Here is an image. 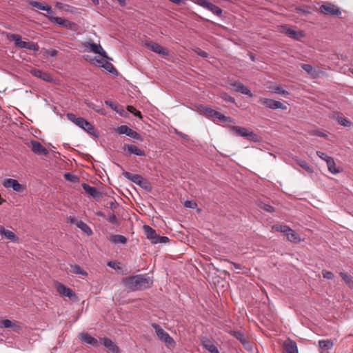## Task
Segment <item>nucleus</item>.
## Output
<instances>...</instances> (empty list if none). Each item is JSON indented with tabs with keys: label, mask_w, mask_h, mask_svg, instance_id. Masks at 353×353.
<instances>
[{
	"label": "nucleus",
	"mask_w": 353,
	"mask_h": 353,
	"mask_svg": "<svg viewBox=\"0 0 353 353\" xmlns=\"http://www.w3.org/2000/svg\"><path fill=\"white\" fill-rule=\"evenodd\" d=\"M124 286L131 291L144 290L152 285V279L147 274H137L122 279Z\"/></svg>",
	"instance_id": "nucleus-1"
},
{
	"label": "nucleus",
	"mask_w": 353,
	"mask_h": 353,
	"mask_svg": "<svg viewBox=\"0 0 353 353\" xmlns=\"http://www.w3.org/2000/svg\"><path fill=\"white\" fill-rule=\"evenodd\" d=\"M66 117L68 120H70L71 122L74 123L75 125L79 126V128L84 130L85 132H87L89 134L97 137L96 129L94 126L86 121L85 119L82 117H77L74 114L72 113H68L66 114Z\"/></svg>",
	"instance_id": "nucleus-2"
},
{
	"label": "nucleus",
	"mask_w": 353,
	"mask_h": 353,
	"mask_svg": "<svg viewBox=\"0 0 353 353\" xmlns=\"http://www.w3.org/2000/svg\"><path fill=\"white\" fill-rule=\"evenodd\" d=\"M10 40L14 42L16 47L19 48H25L34 52H37L39 50V47L37 43L30 41H22L21 37L17 34H10L8 35Z\"/></svg>",
	"instance_id": "nucleus-3"
},
{
	"label": "nucleus",
	"mask_w": 353,
	"mask_h": 353,
	"mask_svg": "<svg viewBox=\"0 0 353 353\" xmlns=\"http://www.w3.org/2000/svg\"><path fill=\"white\" fill-rule=\"evenodd\" d=\"M199 111L201 113L204 114L208 118L217 119L219 121L224 122V123L230 121V117L225 116L224 114L211 108L210 107L201 106L199 108Z\"/></svg>",
	"instance_id": "nucleus-4"
},
{
	"label": "nucleus",
	"mask_w": 353,
	"mask_h": 353,
	"mask_svg": "<svg viewBox=\"0 0 353 353\" xmlns=\"http://www.w3.org/2000/svg\"><path fill=\"white\" fill-rule=\"evenodd\" d=\"M232 130L238 136L245 137L250 141L254 142H259L261 141V137L252 131L249 130L248 128L240 126H232Z\"/></svg>",
	"instance_id": "nucleus-5"
},
{
	"label": "nucleus",
	"mask_w": 353,
	"mask_h": 353,
	"mask_svg": "<svg viewBox=\"0 0 353 353\" xmlns=\"http://www.w3.org/2000/svg\"><path fill=\"white\" fill-rule=\"evenodd\" d=\"M152 326L161 341H163L167 345H172L174 343L173 339L159 324L152 323Z\"/></svg>",
	"instance_id": "nucleus-6"
},
{
	"label": "nucleus",
	"mask_w": 353,
	"mask_h": 353,
	"mask_svg": "<svg viewBox=\"0 0 353 353\" xmlns=\"http://www.w3.org/2000/svg\"><path fill=\"white\" fill-rule=\"evenodd\" d=\"M3 185L6 188H11L14 191L21 193L26 190V186L19 183V181L14 179H6L3 181Z\"/></svg>",
	"instance_id": "nucleus-7"
},
{
	"label": "nucleus",
	"mask_w": 353,
	"mask_h": 353,
	"mask_svg": "<svg viewBox=\"0 0 353 353\" xmlns=\"http://www.w3.org/2000/svg\"><path fill=\"white\" fill-rule=\"evenodd\" d=\"M259 102L272 110H285L286 108V107L281 102L271 99L261 97Z\"/></svg>",
	"instance_id": "nucleus-8"
},
{
	"label": "nucleus",
	"mask_w": 353,
	"mask_h": 353,
	"mask_svg": "<svg viewBox=\"0 0 353 353\" xmlns=\"http://www.w3.org/2000/svg\"><path fill=\"white\" fill-rule=\"evenodd\" d=\"M117 132L119 134H125L129 137H131L136 140L141 141V136L136 131L132 130L125 125L119 126L117 130Z\"/></svg>",
	"instance_id": "nucleus-9"
},
{
	"label": "nucleus",
	"mask_w": 353,
	"mask_h": 353,
	"mask_svg": "<svg viewBox=\"0 0 353 353\" xmlns=\"http://www.w3.org/2000/svg\"><path fill=\"white\" fill-rule=\"evenodd\" d=\"M83 46L87 49L88 52H92L96 54H99L103 57L108 58L107 53L103 49L100 44H97L91 41L85 42Z\"/></svg>",
	"instance_id": "nucleus-10"
},
{
	"label": "nucleus",
	"mask_w": 353,
	"mask_h": 353,
	"mask_svg": "<svg viewBox=\"0 0 353 353\" xmlns=\"http://www.w3.org/2000/svg\"><path fill=\"white\" fill-rule=\"evenodd\" d=\"M145 46L149 50H150L151 51H152L157 54L163 55L164 57L168 56V54H169V51L166 48L162 47L161 46H160L159 44H158L155 42L145 41Z\"/></svg>",
	"instance_id": "nucleus-11"
},
{
	"label": "nucleus",
	"mask_w": 353,
	"mask_h": 353,
	"mask_svg": "<svg viewBox=\"0 0 353 353\" xmlns=\"http://www.w3.org/2000/svg\"><path fill=\"white\" fill-rule=\"evenodd\" d=\"M279 29L281 32L284 33L290 38H292L296 40H300L301 38L304 37V34L303 33L302 31H295L291 29L287 25L281 26L279 27Z\"/></svg>",
	"instance_id": "nucleus-12"
},
{
	"label": "nucleus",
	"mask_w": 353,
	"mask_h": 353,
	"mask_svg": "<svg viewBox=\"0 0 353 353\" xmlns=\"http://www.w3.org/2000/svg\"><path fill=\"white\" fill-rule=\"evenodd\" d=\"M320 12L324 14L339 16L341 14L340 8L333 4L327 3L320 6Z\"/></svg>",
	"instance_id": "nucleus-13"
},
{
	"label": "nucleus",
	"mask_w": 353,
	"mask_h": 353,
	"mask_svg": "<svg viewBox=\"0 0 353 353\" xmlns=\"http://www.w3.org/2000/svg\"><path fill=\"white\" fill-rule=\"evenodd\" d=\"M230 334L241 342V343L243 345L245 350H251L252 349V343L245 336L243 332L240 331L233 330L230 332Z\"/></svg>",
	"instance_id": "nucleus-14"
},
{
	"label": "nucleus",
	"mask_w": 353,
	"mask_h": 353,
	"mask_svg": "<svg viewBox=\"0 0 353 353\" xmlns=\"http://www.w3.org/2000/svg\"><path fill=\"white\" fill-rule=\"evenodd\" d=\"M47 17L51 22L57 23L59 26H63L67 29H72L75 26V23L74 22H71L69 20L65 19L61 17L53 16H47Z\"/></svg>",
	"instance_id": "nucleus-15"
},
{
	"label": "nucleus",
	"mask_w": 353,
	"mask_h": 353,
	"mask_svg": "<svg viewBox=\"0 0 353 353\" xmlns=\"http://www.w3.org/2000/svg\"><path fill=\"white\" fill-rule=\"evenodd\" d=\"M283 353H299L295 341L288 338L283 343Z\"/></svg>",
	"instance_id": "nucleus-16"
},
{
	"label": "nucleus",
	"mask_w": 353,
	"mask_h": 353,
	"mask_svg": "<svg viewBox=\"0 0 353 353\" xmlns=\"http://www.w3.org/2000/svg\"><path fill=\"white\" fill-rule=\"evenodd\" d=\"M32 151L39 155H48L49 152L41 143L37 141L32 140L30 143Z\"/></svg>",
	"instance_id": "nucleus-17"
},
{
	"label": "nucleus",
	"mask_w": 353,
	"mask_h": 353,
	"mask_svg": "<svg viewBox=\"0 0 353 353\" xmlns=\"http://www.w3.org/2000/svg\"><path fill=\"white\" fill-rule=\"evenodd\" d=\"M123 175L125 178L130 180L132 182L141 187H143V185L147 183L144 178L139 174L125 172Z\"/></svg>",
	"instance_id": "nucleus-18"
},
{
	"label": "nucleus",
	"mask_w": 353,
	"mask_h": 353,
	"mask_svg": "<svg viewBox=\"0 0 353 353\" xmlns=\"http://www.w3.org/2000/svg\"><path fill=\"white\" fill-rule=\"evenodd\" d=\"M57 290L59 294L61 296L68 297L70 299L72 300L76 297L75 293L70 288L65 286L61 283H58L57 285Z\"/></svg>",
	"instance_id": "nucleus-19"
},
{
	"label": "nucleus",
	"mask_w": 353,
	"mask_h": 353,
	"mask_svg": "<svg viewBox=\"0 0 353 353\" xmlns=\"http://www.w3.org/2000/svg\"><path fill=\"white\" fill-rule=\"evenodd\" d=\"M230 85L238 92H240L241 94L248 95L249 97H252L253 96V94L251 92V91L247 87H245L243 83H241V82H239V81H232L230 83Z\"/></svg>",
	"instance_id": "nucleus-20"
},
{
	"label": "nucleus",
	"mask_w": 353,
	"mask_h": 353,
	"mask_svg": "<svg viewBox=\"0 0 353 353\" xmlns=\"http://www.w3.org/2000/svg\"><path fill=\"white\" fill-rule=\"evenodd\" d=\"M143 228L147 239H148L152 243L156 244L155 241L158 237V234L156 231L148 225H143Z\"/></svg>",
	"instance_id": "nucleus-21"
},
{
	"label": "nucleus",
	"mask_w": 353,
	"mask_h": 353,
	"mask_svg": "<svg viewBox=\"0 0 353 353\" xmlns=\"http://www.w3.org/2000/svg\"><path fill=\"white\" fill-rule=\"evenodd\" d=\"M30 72L33 76L45 81L51 82L52 81V77L51 75L46 72H43L38 69H32Z\"/></svg>",
	"instance_id": "nucleus-22"
},
{
	"label": "nucleus",
	"mask_w": 353,
	"mask_h": 353,
	"mask_svg": "<svg viewBox=\"0 0 353 353\" xmlns=\"http://www.w3.org/2000/svg\"><path fill=\"white\" fill-rule=\"evenodd\" d=\"M82 188L86 193L94 199H98L101 196V193L95 187L90 186L87 183H83Z\"/></svg>",
	"instance_id": "nucleus-23"
},
{
	"label": "nucleus",
	"mask_w": 353,
	"mask_h": 353,
	"mask_svg": "<svg viewBox=\"0 0 353 353\" xmlns=\"http://www.w3.org/2000/svg\"><path fill=\"white\" fill-rule=\"evenodd\" d=\"M103 344L107 349H108L112 352L120 353V350L119 347L111 339L108 338H103Z\"/></svg>",
	"instance_id": "nucleus-24"
},
{
	"label": "nucleus",
	"mask_w": 353,
	"mask_h": 353,
	"mask_svg": "<svg viewBox=\"0 0 353 353\" xmlns=\"http://www.w3.org/2000/svg\"><path fill=\"white\" fill-rule=\"evenodd\" d=\"M80 339L83 342L90 344L94 347H97L99 345L98 341L88 333H81L80 334Z\"/></svg>",
	"instance_id": "nucleus-25"
},
{
	"label": "nucleus",
	"mask_w": 353,
	"mask_h": 353,
	"mask_svg": "<svg viewBox=\"0 0 353 353\" xmlns=\"http://www.w3.org/2000/svg\"><path fill=\"white\" fill-rule=\"evenodd\" d=\"M124 149L126 150L130 154H134L137 156H145V152L141 149H139L137 146L134 145H125Z\"/></svg>",
	"instance_id": "nucleus-26"
},
{
	"label": "nucleus",
	"mask_w": 353,
	"mask_h": 353,
	"mask_svg": "<svg viewBox=\"0 0 353 353\" xmlns=\"http://www.w3.org/2000/svg\"><path fill=\"white\" fill-rule=\"evenodd\" d=\"M29 4L30 6H32L33 8H37L39 10L47 11L48 13L52 12L51 6L46 3L39 2V1H32L29 2Z\"/></svg>",
	"instance_id": "nucleus-27"
},
{
	"label": "nucleus",
	"mask_w": 353,
	"mask_h": 353,
	"mask_svg": "<svg viewBox=\"0 0 353 353\" xmlns=\"http://www.w3.org/2000/svg\"><path fill=\"white\" fill-rule=\"evenodd\" d=\"M203 347L210 353H220L216 346L209 339H205L202 341Z\"/></svg>",
	"instance_id": "nucleus-28"
},
{
	"label": "nucleus",
	"mask_w": 353,
	"mask_h": 353,
	"mask_svg": "<svg viewBox=\"0 0 353 353\" xmlns=\"http://www.w3.org/2000/svg\"><path fill=\"white\" fill-rule=\"evenodd\" d=\"M108 240L114 244H125L127 242V238L121 234L112 235L108 238Z\"/></svg>",
	"instance_id": "nucleus-29"
},
{
	"label": "nucleus",
	"mask_w": 353,
	"mask_h": 353,
	"mask_svg": "<svg viewBox=\"0 0 353 353\" xmlns=\"http://www.w3.org/2000/svg\"><path fill=\"white\" fill-rule=\"evenodd\" d=\"M0 234L4 236L5 239L11 241H15L16 236L14 233L10 230L5 229L2 225H0Z\"/></svg>",
	"instance_id": "nucleus-30"
},
{
	"label": "nucleus",
	"mask_w": 353,
	"mask_h": 353,
	"mask_svg": "<svg viewBox=\"0 0 353 353\" xmlns=\"http://www.w3.org/2000/svg\"><path fill=\"white\" fill-rule=\"evenodd\" d=\"M0 327L1 328H14L15 330L17 328H18V329L20 328V327L17 325L16 322H13L9 319H4V320L0 321Z\"/></svg>",
	"instance_id": "nucleus-31"
},
{
	"label": "nucleus",
	"mask_w": 353,
	"mask_h": 353,
	"mask_svg": "<svg viewBox=\"0 0 353 353\" xmlns=\"http://www.w3.org/2000/svg\"><path fill=\"white\" fill-rule=\"evenodd\" d=\"M326 163H327L328 170L331 173L337 174L339 172V170H338L336 168V163L332 157H330V158H327Z\"/></svg>",
	"instance_id": "nucleus-32"
},
{
	"label": "nucleus",
	"mask_w": 353,
	"mask_h": 353,
	"mask_svg": "<svg viewBox=\"0 0 353 353\" xmlns=\"http://www.w3.org/2000/svg\"><path fill=\"white\" fill-rule=\"evenodd\" d=\"M205 8L207 10H210V12H212L214 14L219 16V17H220L223 12L222 10L219 7H218L210 2L208 3V4H207V6L205 7Z\"/></svg>",
	"instance_id": "nucleus-33"
},
{
	"label": "nucleus",
	"mask_w": 353,
	"mask_h": 353,
	"mask_svg": "<svg viewBox=\"0 0 353 353\" xmlns=\"http://www.w3.org/2000/svg\"><path fill=\"white\" fill-rule=\"evenodd\" d=\"M285 235L287 236L288 239L292 242H297L300 240L298 234L290 228Z\"/></svg>",
	"instance_id": "nucleus-34"
},
{
	"label": "nucleus",
	"mask_w": 353,
	"mask_h": 353,
	"mask_svg": "<svg viewBox=\"0 0 353 353\" xmlns=\"http://www.w3.org/2000/svg\"><path fill=\"white\" fill-rule=\"evenodd\" d=\"M77 226L78 228L81 230L83 232L87 234L88 235H91L92 234V229L83 221H79L77 223Z\"/></svg>",
	"instance_id": "nucleus-35"
},
{
	"label": "nucleus",
	"mask_w": 353,
	"mask_h": 353,
	"mask_svg": "<svg viewBox=\"0 0 353 353\" xmlns=\"http://www.w3.org/2000/svg\"><path fill=\"white\" fill-rule=\"evenodd\" d=\"M320 348L328 350L333 347V343L330 340H321L319 341Z\"/></svg>",
	"instance_id": "nucleus-36"
},
{
	"label": "nucleus",
	"mask_w": 353,
	"mask_h": 353,
	"mask_svg": "<svg viewBox=\"0 0 353 353\" xmlns=\"http://www.w3.org/2000/svg\"><path fill=\"white\" fill-rule=\"evenodd\" d=\"M70 272L77 274H81V275H87V272L79 265H71L70 267Z\"/></svg>",
	"instance_id": "nucleus-37"
},
{
	"label": "nucleus",
	"mask_w": 353,
	"mask_h": 353,
	"mask_svg": "<svg viewBox=\"0 0 353 353\" xmlns=\"http://www.w3.org/2000/svg\"><path fill=\"white\" fill-rule=\"evenodd\" d=\"M340 275H341V278L343 279V280L344 281V282L350 288H353V279L350 275L343 273V272H341Z\"/></svg>",
	"instance_id": "nucleus-38"
},
{
	"label": "nucleus",
	"mask_w": 353,
	"mask_h": 353,
	"mask_svg": "<svg viewBox=\"0 0 353 353\" xmlns=\"http://www.w3.org/2000/svg\"><path fill=\"white\" fill-rule=\"evenodd\" d=\"M102 68H105L108 72L114 74L117 72V70L114 66L110 62L104 61V64H102Z\"/></svg>",
	"instance_id": "nucleus-39"
},
{
	"label": "nucleus",
	"mask_w": 353,
	"mask_h": 353,
	"mask_svg": "<svg viewBox=\"0 0 353 353\" xmlns=\"http://www.w3.org/2000/svg\"><path fill=\"white\" fill-rule=\"evenodd\" d=\"M301 68L304 70L308 74L312 76L316 74V71L314 70L312 65L310 64H302Z\"/></svg>",
	"instance_id": "nucleus-40"
},
{
	"label": "nucleus",
	"mask_w": 353,
	"mask_h": 353,
	"mask_svg": "<svg viewBox=\"0 0 353 353\" xmlns=\"http://www.w3.org/2000/svg\"><path fill=\"white\" fill-rule=\"evenodd\" d=\"M298 164L300 167H301L303 169L305 170L308 172L312 173L313 172L312 168L305 161L299 160L298 161Z\"/></svg>",
	"instance_id": "nucleus-41"
},
{
	"label": "nucleus",
	"mask_w": 353,
	"mask_h": 353,
	"mask_svg": "<svg viewBox=\"0 0 353 353\" xmlns=\"http://www.w3.org/2000/svg\"><path fill=\"white\" fill-rule=\"evenodd\" d=\"M290 228V227L287 226V225H274L272 226V229L275 231H277V232H281L283 234H285L288 229Z\"/></svg>",
	"instance_id": "nucleus-42"
},
{
	"label": "nucleus",
	"mask_w": 353,
	"mask_h": 353,
	"mask_svg": "<svg viewBox=\"0 0 353 353\" xmlns=\"http://www.w3.org/2000/svg\"><path fill=\"white\" fill-rule=\"evenodd\" d=\"M337 121L343 126L350 127L352 125V122L345 117H339L337 118Z\"/></svg>",
	"instance_id": "nucleus-43"
},
{
	"label": "nucleus",
	"mask_w": 353,
	"mask_h": 353,
	"mask_svg": "<svg viewBox=\"0 0 353 353\" xmlns=\"http://www.w3.org/2000/svg\"><path fill=\"white\" fill-rule=\"evenodd\" d=\"M272 92L282 95H288L290 94L288 91L283 89V88L281 86H276L273 88Z\"/></svg>",
	"instance_id": "nucleus-44"
},
{
	"label": "nucleus",
	"mask_w": 353,
	"mask_h": 353,
	"mask_svg": "<svg viewBox=\"0 0 353 353\" xmlns=\"http://www.w3.org/2000/svg\"><path fill=\"white\" fill-rule=\"evenodd\" d=\"M64 177L66 180L71 181L72 183H75L79 180L77 176L72 174L71 173L67 172L64 174Z\"/></svg>",
	"instance_id": "nucleus-45"
},
{
	"label": "nucleus",
	"mask_w": 353,
	"mask_h": 353,
	"mask_svg": "<svg viewBox=\"0 0 353 353\" xmlns=\"http://www.w3.org/2000/svg\"><path fill=\"white\" fill-rule=\"evenodd\" d=\"M128 111H129L130 113L133 114L136 117H138L139 118H141V113L137 110L132 105H128L127 108Z\"/></svg>",
	"instance_id": "nucleus-46"
},
{
	"label": "nucleus",
	"mask_w": 353,
	"mask_h": 353,
	"mask_svg": "<svg viewBox=\"0 0 353 353\" xmlns=\"http://www.w3.org/2000/svg\"><path fill=\"white\" fill-rule=\"evenodd\" d=\"M221 98L225 101H228V102H230V103H234L235 101V99L234 97L228 95V94L226 93H223L221 94Z\"/></svg>",
	"instance_id": "nucleus-47"
},
{
	"label": "nucleus",
	"mask_w": 353,
	"mask_h": 353,
	"mask_svg": "<svg viewBox=\"0 0 353 353\" xmlns=\"http://www.w3.org/2000/svg\"><path fill=\"white\" fill-rule=\"evenodd\" d=\"M105 219L110 223L118 224L117 219L114 214H110V216L106 217Z\"/></svg>",
	"instance_id": "nucleus-48"
},
{
	"label": "nucleus",
	"mask_w": 353,
	"mask_h": 353,
	"mask_svg": "<svg viewBox=\"0 0 353 353\" xmlns=\"http://www.w3.org/2000/svg\"><path fill=\"white\" fill-rule=\"evenodd\" d=\"M184 206L188 208H195L196 207V203L193 201H186L184 203Z\"/></svg>",
	"instance_id": "nucleus-49"
},
{
	"label": "nucleus",
	"mask_w": 353,
	"mask_h": 353,
	"mask_svg": "<svg viewBox=\"0 0 353 353\" xmlns=\"http://www.w3.org/2000/svg\"><path fill=\"white\" fill-rule=\"evenodd\" d=\"M169 241L167 236H161L158 235L157 239L155 241L157 243H165Z\"/></svg>",
	"instance_id": "nucleus-50"
},
{
	"label": "nucleus",
	"mask_w": 353,
	"mask_h": 353,
	"mask_svg": "<svg viewBox=\"0 0 353 353\" xmlns=\"http://www.w3.org/2000/svg\"><path fill=\"white\" fill-rule=\"evenodd\" d=\"M195 52L199 55L200 57H203V58H207L208 57V52H206L205 51H203L200 48H196L195 50Z\"/></svg>",
	"instance_id": "nucleus-51"
},
{
	"label": "nucleus",
	"mask_w": 353,
	"mask_h": 353,
	"mask_svg": "<svg viewBox=\"0 0 353 353\" xmlns=\"http://www.w3.org/2000/svg\"><path fill=\"white\" fill-rule=\"evenodd\" d=\"M192 2L203 7L205 8V7L207 6V4H208V1H207L206 0H192Z\"/></svg>",
	"instance_id": "nucleus-52"
},
{
	"label": "nucleus",
	"mask_w": 353,
	"mask_h": 353,
	"mask_svg": "<svg viewBox=\"0 0 353 353\" xmlns=\"http://www.w3.org/2000/svg\"><path fill=\"white\" fill-rule=\"evenodd\" d=\"M322 273H323V277L325 279H332L334 277V274L332 272L323 270Z\"/></svg>",
	"instance_id": "nucleus-53"
},
{
	"label": "nucleus",
	"mask_w": 353,
	"mask_h": 353,
	"mask_svg": "<svg viewBox=\"0 0 353 353\" xmlns=\"http://www.w3.org/2000/svg\"><path fill=\"white\" fill-rule=\"evenodd\" d=\"M316 154L319 158H321V159H323L325 161L327 160V158L330 157L328 155H327L325 153L320 152V151H317Z\"/></svg>",
	"instance_id": "nucleus-54"
},
{
	"label": "nucleus",
	"mask_w": 353,
	"mask_h": 353,
	"mask_svg": "<svg viewBox=\"0 0 353 353\" xmlns=\"http://www.w3.org/2000/svg\"><path fill=\"white\" fill-rule=\"evenodd\" d=\"M261 208L265 210L266 212H272L274 211V208L272 206L268 205V204H263Z\"/></svg>",
	"instance_id": "nucleus-55"
},
{
	"label": "nucleus",
	"mask_w": 353,
	"mask_h": 353,
	"mask_svg": "<svg viewBox=\"0 0 353 353\" xmlns=\"http://www.w3.org/2000/svg\"><path fill=\"white\" fill-rule=\"evenodd\" d=\"M108 207L112 210L116 209L119 206V204L115 201H113V200L110 201L108 203Z\"/></svg>",
	"instance_id": "nucleus-56"
},
{
	"label": "nucleus",
	"mask_w": 353,
	"mask_h": 353,
	"mask_svg": "<svg viewBox=\"0 0 353 353\" xmlns=\"http://www.w3.org/2000/svg\"><path fill=\"white\" fill-rule=\"evenodd\" d=\"M105 103L107 105L110 107L112 110L117 111V105L114 102L110 101H105Z\"/></svg>",
	"instance_id": "nucleus-57"
},
{
	"label": "nucleus",
	"mask_w": 353,
	"mask_h": 353,
	"mask_svg": "<svg viewBox=\"0 0 353 353\" xmlns=\"http://www.w3.org/2000/svg\"><path fill=\"white\" fill-rule=\"evenodd\" d=\"M229 263L233 265V267L235 268V269H238V270H243V267L241 265V264H239V263H236L234 262H232V261H229Z\"/></svg>",
	"instance_id": "nucleus-58"
},
{
	"label": "nucleus",
	"mask_w": 353,
	"mask_h": 353,
	"mask_svg": "<svg viewBox=\"0 0 353 353\" xmlns=\"http://www.w3.org/2000/svg\"><path fill=\"white\" fill-rule=\"evenodd\" d=\"M108 265L114 270L119 268L118 266H116V263L114 261H109L108 263Z\"/></svg>",
	"instance_id": "nucleus-59"
},
{
	"label": "nucleus",
	"mask_w": 353,
	"mask_h": 353,
	"mask_svg": "<svg viewBox=\"0 0 353 353\" xmlns=\"http://www.w3.org/2000/svg\"><path fill=\"white\" fill-rule=\"evenodd\" d=\"M69 222L72 224H75L77 225V223H78L79 221L77 220L74 217L70 216L68 218Z\"/></svg>",
	"instance_id": "nucleus-60"
},
{
	"label": "nucleus",
	"mask_w": 353,
	"mask_h": 353,
	"mask_svg": "<svg viewBox=\"0 0 353 353\" xmlns=\"http://www.w3.org/2000/svg\"><path fill=\"white\" fill-rule=\"evenodd\" d=\"M314 134H316V135H318L319 137H325V134H324L323 132H320L319 130L318 131H315L314 132Z\"/></svg>",
	"instance_id": "nucleus-61"
},
{
	"label": "nucleus",
	"mask_w": 353,
	"mask_h": 353,
	"mask_svg": "<svg viewBox=\"0 0 353 353\" xmlns=\"http://www.w3.org/2000/svg\"><path fill=\"white\" fill-rule=\"evenodd\" d=\"M96 214H97V216H101V217L105 218V219L106 218V216H105V215L104 214V213H103V212H101V211H98V212H96Z\"/></svg>",
	"instance_id": "nucleus-62"
},
{
	"label": "nucleus",
	"mask_w": 353,
	"mask_h": 353,
	"mask_svg": "<svg viewBox=\"0 0 353 353\" xmlns=\"http://www.w3.org/2000/svg\"><path fill=\"white\" fill-rule=\"evenodd\" d=\"M172 3L179 5L183 2V0H170Z\"/></svg>",
	"instance_id": "nucleus-63"
},
{
	"label": "nucleus",
	"mask_w": 353,
	"mask_h": 353,
	"mask_svg": "<svg viewBox=\"0 0 353 353\" xmlns=\"http://www.w3.org/2000/svg\"><path fill=\"white\" fill-rule=\"evenodd\" d=\"M57 53H58L57 50H53L50 51V54L52 57H54V56H56L57 54Z\"/></svg>",
	"instance_id": "nucleus-64"
}]
</instances>
